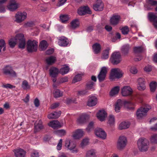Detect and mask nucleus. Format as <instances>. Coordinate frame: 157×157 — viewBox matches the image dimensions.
Returning a JSON list of instances; mask_svg holds the SVG:
<instances>
[{
  "instance_id": "5",
  "label": "nucleus",
  "mask_w": 157,
  "mask_h": 157,
  "mask_svg": "<svg viewBox=\"0 0 157 157\" xmlns=\"http://www.w3.org/2000/svg\"><path fill=\"white\" fill-rule=\"evenodd\" d=\"M128 143L127 138L124 136H120L117 143V147L119 150H123L126 147Z\"/></svg>"
},
{
  "instance_id": "59",
  "label": "nucleus",
  "mask_w": 157,
  "mask_h": 157,
  "mask_svg": "<svg viewBox=\"0 0 157 157\" xmlns=\"http://www.w3.org/2000/svg\"><path fill=\"white\" fill-rule=\"evenodd\" d=\"M130 72L132 74H135L138 72V70L136 67L132 66L131 67L130 69Z\"/></svg>"
},
{
  "instance_id": "6",
  "label": "nucleus",
  "mask_w": 157,
  "mask_h": 157,
  "mask_svg": "<svg viewBox=\"0 0 157 157\" xmlns=\"http://www.w3.org/2000/svg\"><path fill=\"white\" fill-rule=\"evenodd\" d=\"M151 108V106L148 105L144 107H141L138 109L136 113L137 118L138 119H140L146 116L148 111Z\"/></svg>"
},
{
  "instance_id": "52",
  "label": "nucleus",
  "mask_w": 157,
  "mask_h": 157,
  "mask_svg": "<svg viewBox=\"0 0 157 157\" xmlns=\"http://www.w3.org/2000/svg\"><path fill=\"white\" fill-rule=\"evenodd\" d=\"M94 123L93 122H90L88 124L86 130L88 132L91 131L93 129Z\"/></svg>"
},
{
  "instance_id": "41",
  "label": "nucleus",
  "mask_w": 157,
  "mask_h": 157,
  "mask_svg": "<svg viewBox=\"0 0 157 157\" xmlns=\"http://www.w3.org/2000/svg\"><path fill=\"white\" fill-rule=\"evenodd\" d=\"M108 123L110 125H113L115 123V118L114 115H110L108 118Z\"/></svg>"
},
{
  "instance_id": "40",
  "label": "nucleus",
  "mask_w": 157,
  "mask_h": 157,
  "mask_svg": "<svg viewBox=\"0 0 157 157\" xmlns=\"http://www.w3.org/2000/svg\"><path fill=\"white\" fill-rule=\"evenodd\" d=\"M48 44L47 42L43 40L40 43L39 48L42 51L45 50L48 47Z\"/></svg>"
},
{
  "instance_id": "20",
  "label": "nucleus",
  "mask_w": 157,
  "mask_h": 157,
  "mask_svg": "<svg viewBox=\"0 0 157 157\" xmlns=\"http://www.w3.org/2000/svg\"><path fill=\"white\" fill-rule=\"evenodd\" d=\"M89 118V116L88 114H82L77 119V122L78 124H82L86 122Z\"/></svg>"
},
{
  "instance_id": "53",
  "label": "nucleus",
  "mask_w": 157,
  "mask_h": 157,
  "mask_svg": "<svg viewBox=\"0 0 157 157\" xmlns=\"http://www.w3.org/2000/svg\"><path fill=\"white\" fill-rule=\"evenodd\" d=\"M146 2L148 5L152 6L157 5V1L155 0H146Z\"/></svg>"
},
{
  "instance_id": "16",
  "label": "nucleus",
  "mask_w": 157,
  "mask_h": 157,
  "mask_svg": "<svg viewBox=\"0 0 157 157\" xmlns=\"http://www.w3.org/2000/svg\"><path fill=\"white\" fill-rule=\"evenodd\" d=\"M107 114L106 112L104 110H99L97 113L96 116L99 120L103 121L105 120Z\"/></svg>"
},
{
  "instance_id": "15",
  "label": "nucleus",
  "mask_w": 157,
  "mask_h": 157,
  "mask_svg": "<svg viewBox=\"0 0 157 157\" xmlns=\"http://www.w3.org/2000/svg\"><path fill=\"white\" fill-rule=\"evenodd\" d=\"M132 89L128 86H124L121 89V94L123 96H130L132 94Z\"/></svg>"
},
{
  "instance_id": "27",
  "label": "nucleus",
  "mask_w": 157,
  "mask_h": 157,
  "mask_svg": "<svg viewBox=\"0 0 157 157\" xmlns=\"http://www.w3.org/2000/svg\"><path fill=\"white\" fill-rule=\"evenodd\" d=\"M120 19V16L118 15H114L110 18V23L113 25H116L119 23Z\"/></svg>"
},
{
  "instance_id": "25",
  "label": "nucleus",
  "mask_w": 157,
  "mask_h": 157,
  "mask_svg": "<svg viewBox=\"0 0 157 157\" xmlns=\"http://www.w3.org/2000/svg\"><path fill=\"white\" fill-rule=\"evenodd\" d=\"M103 4L101 0H98L96 3L94 5L93 8L96 11H101L103 10Z\"/></svg>"
},
{
  "instance_id": "36",
  "label": "nucleus",
  "mask_w": 157,
  "mask_h": 157,
  "mask_svg": "<svg viewBox=\"0 0 157 157\" xmlns=\"http://www.w3.org/2000/svg\"><path fill=\"white\" fill-rule=\"evenodd\" d=\"M54 133L59 136L62 137L66 135L67 132L65 130L61 129L55 131H54Z\"/></svg>"
},
{
  "instance_id": "48",
  "label": "nucleus",
  "mask_w": 157,
  "mask_h": 157,
  "mask_svg": "<svg viewBox=\"0 0 157 157\" xmlns=\"http://www.w3.org/2000/svg\"><path fill=\"white\" fill-rule=\"evenodd\" d=\"M6 44L5 41L3 39H0V53L1 52L2 49L3 51L6 50Z\"/></svg>"
},
{
  "instance_id": "22",
  "label": "nucleus",
  "mask_w": 157,
  "mask_h": 157,
  "mask_svg": "<svg viewBox=\"0 0 157 157\" xmlns=\"http://www.w3.org/2000/svg\"><path fill=\"white\" fill-rule=\"evenodd\" d=\"M4 73L7 75H10L12 76L15 77L16 76V74L12 69V68L10 66H7L3 69Z\"/></svg>"
},
{
  "instance_id": "9",
  "label": "nucleus",
  "mask_w": 157,
  "mask_h": 157,
  "mask_svg": "<svg viewBox=\"0 0 157 157\" xmlns=\"http://www.w3.org/2000/svg\"><path fill=\"white\" fill-rule=\"evenodd\" d=\"M120 53L119 52H115L113 53L110 58V61L113 64H117L121 61Z\"/></svg>"
},
{
  "instance_id": "34",
  "label": "nucleus",
  "mask_w": 157,
  "mask_h": 157,
  "mask_svg": "<svg viewBox=\"0 0 157 157\" xmlns=\"http://www.w3.org/2000/svg\"><path fill=\"white\" fill-rule=\"evenodd\" d=\"M46 63L48 65H52L56 61V58L53 56H51L45 59Z\"/></svg>"
},
{
  "instance_id": "46",
  "label": "nucleus",
  "mask_w": 157,
  "mask_h": 157,
  "mask_svg": "<svg viewBox=\"0 0 157 157\" xmlns=\"http://www.w3.org/2000/svg\"><path fill=\"white\" fill-rule=\"evenodd\" d=\"M109 50V48H108L104 51L101 57L102 59H105L108 58Z\"/></svg>"
},
{
  "instance_id": "26",
  "label": "nucleus",
  "mask_w": 157,
  "mask_h": 157,
  "mask_svg": "<svg viewBox=\"0 0 157 157\" xmlns=\"http://www.w3.org/2000/svg\"><path fill=\"white\" fill-rule=\"evenodd\" d=\"M48 125L54 129L57 128H60L63 126V124H61L59 122L56 120L50 121L48 124Z\"/></svg>"
},
{
  "instance_id": "37",
  "label": "nucleus",
  "mask_w": 157,
  "mask_h": 157,
  "mask_svg": "<svg viewBox=\"0 0 157 157\" xmlns=\"http://www.w3.org/2000/svg\"><path fill=\"white\" fill-rule=\"evenodd\" d=\"M149 86L151 91L154 92L157 88V82L155 81H152L150 83Z\"/></svg>"
},
{
  "instance_id": "47",
  "label": "nucleus",
  "mask_w": 157,
  "mask_h": 157,
  "mask_svg": "<svg viewBox=\"0 0 157 157\" xmlns=\"http://www.w3.org/2000/svg\"><path fill=\"white\" fill-rule=\"evenodd\" d=\"M89 139L87 138L83 139L80 144L81 147L82 148H83L86 146L88 145L89 144Z\"/></svg>"
},
{
  "instance_id": "42",
  "label": "nucleus",
  "mask_w": 157,
  "mask_h": 157,
  "mask_svg": "<svg viewBox=\"0 0 157 157\" xmlns=\"http://www.w3.org/2000/svg\"><path fill=\"white\" fill-rule=\"evenodd\" d=\"M83 75V74H79L76 75L72 80V83H75L81 81L82 79V76Z\"/></svg>"
},
{
  "instance_id": "3",
  "label": "nucleus",
  "mask_w": 157,
  "mask_h": 157,
  "mask_svg": "<svg viewBox=\"0 0 157 157\" xmlns=\"http://www.w3.org/2000/svg\"><path fill=\"white\" fill-rule=\"evenodd\" d=\"M65 146L71 152L73 153H77L78 150L76 148V144L75 142L69 139H67L65 141Z\"/></svg>"
},
{
  "instance_id": "21",
  "label": "nucleus",
  "mask_w": 157,
  "mask_h": 157,
  "mask_svg": "<svg viewBox=\"0 0 157 157\" xmlns=\"http://www.w3.org/2000/svg\"><path fill=\"white\" fill-rule=\"evenodd\" d=\"M78 13L79 15H82L86 13L91 14V11L88 6H84L78 9Z\"/></svg>"
},
{
  "instance_id": "1",
  "label": "nucleus",
  "mask_w": 157,
  "mask_h": 157,
  "mask_svg": "<svg viewBox=\"0 0 157 157\" xmlns=\"http://www.w3.org/2000/svg\"><path fill=\"white\" fill-rule=\"evenodd\" d=\"M17 42H19V47L20 48H24L25 45V42L24 36L23 34H17L15 37L10 39L9 40V44L11 47L13 48Z\"/></svg>"
},
{
  "instance_id": "38",
  "label": "nucleus",
  "mask_w": 157,
  "mask_h": 157,
  "mask_svg": "<svg viewBox=\"0 0 157 157\" xmlns=\"http://www.w3.org/2000/svg\"><path fill=\"white\" fill-rule=\"evenodd\" d=\"M151 143L157 144V133H155L151 135L149 139Z\"/></svg>"
},
{
  "instance_id": "10",
  "label": "nucleus",
  "mask_w": 157,
  "mask_h": 157,
  "mask_svg": "<svg viewBox=\"0 0 157 157\" xmlns=\"http://www.w3.org/2000/svg\"><path fill=\"white\" fill-rule=\"evenodd\" d=\"M137 83V88L139 90L143 91L145 89V81L144 78H138Z\"/></svg>"
},
{
  "instance_id": "2",
  "label": "nucleus",
  "mask_w": 157,
  "mask_h": 157,
  "mask_svg": "<svg viewBox=\"0 0 157 157\" xmlns=\"http://www.w3.org/2000/svg\"><path fill=\"white\" fill-rule=\"evenodd\" d=\"M137 144L139 149L142 152L147 151L149 148V141L144 137H141L138 139Z\"/></svg>"
},
{
  "instance_id": "18",
  "label": "nucleus",
  "mask_w": 157,
  "mask_h": 157,
  "mask_svg": "<svg viewBox=\"0 0 157 157\" xmlns=\"http://www.w3.org/2000/svg\"><path fill=\"white\" fill-rule=\"evenodd\" d=\"M58 44L61 46L66 47L70 43L66 37L62 36L58 38Z\"/></svg>"
},
{
  "instance_id": "23",
  "label": "nucleus",
  "mask_w": 157,
  "mask_h": 157,
  "mask_svg": "<svg viewBox=\"0 0 157 157\" xmlns=\"http://www.w3.org/2000/svg\"><path fill=\"white\" fill-rule=\"evenodd\" d=\"M13 152L16 157H25L26 155V152L21 148L14 150Z\"/></svg>"
},
{
  "instance_id": "62",
  "label": "nucleus",
  "mask_w": 157,
  "mask_h": 157,
  "mask_svg": "<svg viewBox=\"0 0 157 157\" xmlns=\"http://www.w3.org/2000/svg\"><path fill=\"white\" fill-rule=\"evenodd\" d=\"M68 81V78L67 76H65L63 78H60L59 79V83H62L67 82Z\"/></svg>"
},
{
  "instance_id": "17",
  "label": "nucleus",
  "mask_w": 157,
  "mask_h": 157,
  "mask_svg": "<svg viewBox=\"0 0 157 157\" xmlns=\"http://www.w3.org/2000/svg\"><path fill=\"white\" fill-rule=\"evenodd\" d=\"M148 19L153 22V25L155 28L157 30V16L154 13H149L148 15Z\"/></svg>"
},
{
  "instance_id": "54",
  "label": "nucleus",
  "mask_w": 157,
  "mask_h": 157,
  "mask_svg": "<svg viewBox=\"0 0 157 157\" xmlns=\"http://www.w3.org/2000/svg\"><path fill=\"white\" fill-rule=\"evenodd\" d=\"M143 48L141 46L135 47L134 48V51L136 54L141 52L143 51Z\"/></svg>"
},
{
  "instance_id": "31",
  "label": "nucleus",
  "mask_w": 157,
  "mask_h": 157,
  "mask_svg": "<svg viewBox=\"0 0 157 157\" xmlns=\"http://www.w3.org/2000/svg\"><path fill=\"white\" fill-rule=\"evenodd\" d=\"M101 47L100 45L98 43H96L92 46V49L95 54L99 53L101 51Z\"/></svg>"
},
{
  "instance_id": "55",
  "label": "nucleus",
  "mask_w": 157,
  "mask_h": 157,
  "mask_svg": "<svg viewBox=\"0 0 157 157\" xmlns=\"http://www.w3.org/2000/svg\"><path fill=\"white\" fill-rule=\"evenodd\" d=\"M76 99L74 98H67L66 100V103L67 104H69L71 102L76 103Z\"/></svg>"
},
{
  "instance_id": "60",
  "label": "nucleus",
  "mask_w": 157,
  "mask_h": 157,
  "mask_svg": "<svg viewBox=\"0 0 157 157\" xmlns=\"http://www.w3.org/2000/svg\"><path fill=\"white\" fill-rule=\"evenodd\" d=\"M31 157H38L39 153L37 151L33 150L31 153Z\"/></svg>"
},
{
  "instance_id": "13",
  "label": "nucleus",
  "mask_w": 157,
  "mask_h": 157,
  "mask_svg": "<svg viewBox=\"0 0 157 157\" xmlns=\"http://www.w3.org/2000/svg\"><path fill=\"white\" fill-rule=\"evenodd\" d=\"M108 68L105 67H102L98 75V78L99 82L103 81L105 78L107 72Z\"/></svg>"
},
{
  "instance_id": "4",
  "label": "nucleus",
  "mask_w": 157,
  "mask_h": 157,
  "mask_svg": "<svg viewBox=\"0 0 157 157\" xmlns=\"http://www.w3.org/2000/svg\"><path fill=\"white\" fill-rule=\"evenodd\" d=\"M123 75L122 71L118 68H114L111 69L109 78L111 80L119 79L122 77Z\"/></svg>"
},
{
  "instance_id": "28",
  "label": "nucleus",
  "mask_w": 157,
  "mask_h": 157,
  "mask_svg": "<svg viewBox=\"0 0 157 157\" xmlns=\"http://www.w3.org/2000/svg\"><path fill=\"white\" fill-rule=\"evenodd\" d=\"M123 104V101L119 99L117 100L115 105L114 110L116 113L120 112L121 109Z\"/></svg>"
},
{
  "instance_id": "49",
  "label": "nucleus",
  "mask_w": 157,
  "mask_h": 157,
  "mask_svg": "<svg viewBox=\"0 0 157 157\" xmlns=\"http://www.w3.org/2000/svg\"><path fill=\"white\" fill-rule=\"evenodd\" d=\"M53 94L55 98H59L63 95V92L58 89L54 90Z\"/></svg>"
},
{
  "instance_id": "43",
  "label": "nucleus",
  "mask_w": 157,
  "mask_h": 157,
  "mask_svg": "<svg viewBox=\"0 0 157 157\" xmlns=\"http://www.w3.org/2000/svg\"><path fill=\"white\" fill-rule=\"evenodd\" d=\"M43 128V126L42 124V122L41 121H39L38 123H36L35 124V130L36 131H37Z\"/></svg>"
},
{
  "instance_id": "56",
  "label": "nucleus",
  "mask_w": 157,
  "mask_h": 157,
  "mask_svg": "<svg viewBox=\"0 0 157 157\" xmlns=\"http://www.w3.org/2000/svg\"><path fill=\"white\" fill-rule=\"evenodd\" d=\"M121 30L122 34L124 35L127 34L129 31V28L127 26H125L123 27L121 29Z\"/></svg>"
},
{
  "instance_id": "7",
  "label": "nucleus",
  "mask_w": 157,
  "mask_h": 157,
  "mask_svg": "<svg viewBox=\"0 0 157 157\" xmlns=\"http://www.w3.org/2000/svg\"><path fill=\"white\" fill-rule=\"evenodd\" d=\"M38 42L35 40H29L27 43V49L29 52L36 51L38 48Z\"/></svg>"
},
{
  "instance_id": "61",
  "label": "nucleus",
  "mask_w": 157,
  "mask_h": 157,
  "mask_svg": "<svg viewBox=\"0 0 157 157\" xmlns=\"http://www.w3.org/2000/svg\"><path fill=\"white\" fill-rule=\"evenodd\" d=\"M62 139H60L56 147V148L57 150H61L62 147Z\"/></svg>"
},
{
  "instance_id": "11",
  "label": "nucleus",
  "mask_w": 157,
  "mask_h": 157,
  "mask_svg": "<svg viewBox=\"0 0 157 157\" xmlns=\"http://www.w3.org/2000/svg\"><path fill=\"white\" fill-rule=\"evenodd\" d=\"M95 134L98 137L102 140H105L107 137V134L104 130L102 128H98L95 130Z\"/></svg>"
},
{
  "instance_id": "32",
  "label": "nucleus",
  "mask_w": 157,
  "mask_h": 157,
  "mask_svg": "<svg viewBox=\"0 0 157 157\" xmlns=\"http://www.w3.org/2000/svg\"><path fill=\"white\" fill-rule=\"evenodd\" d=\"M70 69L68 66L67 65H64L59 70V73L63 75L67 74L69 71Z\"/></svg>"
},
{
  "instance_id": "45",
  "label": "nucleus",
  "mask_w": 157,
  "mask_h": 157,
  "mask_svg": "<svg viewBox=\"0 0 157 157\" xmlns=\"http://www.w3.org/2000/svg\"><path fill=\"white\" fill-rule=\"evenodd\" d=\"M130 48V46L128 44L124 45L121 48V51L123 53L124 55L127 54Z\"/></svg>"
},
{
  "instance_id": "44",
  "label": "nucleus",
  "mask_w": 157,
  "mask_h": 157,
  "mask_svg": "<svg viewBox=\"0 0 157 157\" xmlns=\"http://www.w3.org/2000/svg\"><path fill=\"white\" fill-rule=\"evenodd\" d=\"M59 17L60 21L63 23H66L69 19L68 16L66 14L61 15Z\"/></svg>"
},
{
  "instance_id": "19",
  "label": "nucleus",
  "mask_w": 157,
  "mask_h": 157,
  "mask_svg": "<svg viewBox=\"0 0 157 157\" xmlns=\"http://www.w3.org/2000/svg\"><path fill=\"white\" fill-rule=\"evenodd\" d=\"M72 134V136L74 139H78L82 137L84 133L82 129H79L74 131Z\"/></svg>"
},
{
  "instance_id": "39",
  "label": "nucleus",
  "mask_w": 157,
  "mask_h": 157,
  "mask_svg": "<svg viewBox=\"0 0 157 157\" xmlns=\"http://www.w3.org/2000/svg\"><path fill=\"white\" fill-rule=\"evenodd\" d=\"M96 151L94 149H91L87 151L86 153V157H96Z\"/></svg>"
},
{
  "instance_id": "29",
  "label": "nucleus",
  "mask_w": 157,
  "mask_h": 157,
  "mask_svg": "<svg viewBox=\"0 0 157 157\" xmlns=\"http://www.w3.org/2000/svg\"><path fill=\"white\" fill-rule=\"evenodd\" d=\"M71 27L73 29H75L79 27L80 22L79 20L75 19L73 20L70 23Z\"/></svg>"
},
{
  "instance_id": "30",
  "label": "nucleus",
  "mask_w": 157,
  "mask_h": 157,
  "mask_svg": "<svg viewBox=\"0 0 157 157\" xmlns=\"http://www.w3.org/2000/svg\"><path fill=\"white\" fill-rule=\"evenodd\" d=\"M120 90V87L118 86H115L113 88L109 93L111 96H114L117 95Z\"/></svg>"
},
{
  "instance_id": "14",
  "label": "nucleus",
  "mask_w": 157,
  "mask_h": 157,
  "mask_svg": "<svg viewBox=\"0 0 157 157\" xmlns=\"http://www.w3.org/2000/svg\"><path fill=\"white\" fill-rule=\"evenodd\" d=\"M19 6L18 3L15 0H10L7 6L8 9L11 11H14L17 9Z\"/></svg>"
},
{
  "instance_id": "33",
  "label": "nucleus",
  "mask_w": 157,
  "mask_h": 157,
  "mask_svg": "<svg viewBox=\"0 0 157 157\" xmlns=\"http://www.w3.org/2000/svg\"><path fill=\"white\" fill-rule=\"evenodd\" d=\"M61 114V111L58 112H54L49 113L48 116V118L50 119H55L58 118Z\"/></svg>"
},
{
  "instance_id": "12",
  "label": "nucleus",
  "mask_w": 157,
  "mask_h": 157,
  "mask_svg": "<svg viewBox=\"0 0 157 157\" xmlns=\"http://www.w3.org/2000/svg\"><path fill=\"white\" fill-rule=\"evenodd\" d=\"M98 103V98L95 95L93 94L88 97L87 102V105L90 107L95 105Z\"/></svg>"
},
{
  "instance_id": "63",
  "label": "nucleus",
  "mask_w": 157,
  "mask_h": 157,
  "mask_svg": "<svg viewBox=\"0 0 157 157\" xmlns=\"http://www.w3.org/2000/svg\"><path fill=\"white\" fill-rule=\"evenodd\" d=\"M124 107L127 109H129L128 106L132 105H133V104L130 101H125L124 103Z\"/></svg>"
},
{
  "instance_id": "50",
  "label": "nucleus",
  "mask_w": 157,
  "mask_h": 157,
  "mask_svg": "<svg viewBox=\"0 0 157 157\" xmlns=\"http://www.w3.org/2000/svg\"><path fill=\"white\" fill-rule=\"evenodd\" d=\"M22 87L24 90H28L30 88V86L27 81L24 80L22 82Z\"/></svg>"
},
{
  "instance_id": "57",
  "label": "nucleus",
  "mask_w": 157,
  "mask_h": 157,
  "mask_svg": "<svg viewBox=\"0 0 157 157\" xmlns=\"http://www.w3.org/2000/svg\"><path fill=\"white\" fill-rule=\"evenodd\" d=\"M144 70L147 72H150L152 70V67L150 65H148L145 66Z\"/></svg>"
},
{
  "instance_id": "58",
  "label": "nucleus",
  "mask_w": 157,
  "mask_h": 157,
  "mask_svg": "<svg viewBox=\"0 0 157 157\" xmlns=\"http://www.w3.org/2000/svg\"><path fill=\"white\" fill-rule=\"evenodd\" d=\"M94 83L92 82H88L86 84V88L88 89H91L93 88Z\"/></svg>"
},
{
  "instance_id": "64",
  "label": "nucleus",
  "mask_w": 157,
  "mask_h": 157,
  "mask_svg": "<svg viewBox=\"0 0 157 157\" xmlns=\"http://www.w3.org/2000/svg\"><path fill=\"white\" fill-rule=\"evenodd\" d=\"M67 0H59V1L57 4L58 7H60L63 5L66 2Z\"/></svg>"
},
{
  "instance_id": "24",
  "label": "nucleus",
  "mask_w": 157,
  "mask_h": 157,
  "mask_svg": "<svg viewBox=\"0 0 157 157\" xmlns=\"http://www.w3.org/2000/svg\"><path fill=\"white\" fill-rule=\"evenodd\" d=\"M49 74L51 77H56L59 72V70L55 67H51L49 70Z\"/></svg>"
},
{
  "instance_id": "8",
  "label": "nucleus",
  "mask_w": 157,
  "mask_h": 157,
  "mask_svg": "<svg viewBox=\"0 0 157 157\" xmlns=\"http://www.w3.org/2000/svg\"><path fill=\"white\" fill-rule=\"evenodd\" d=\"M27 17V13L26 12H18L15 15L14 21L17 23H20L25 21Z\"/></svg>"
},
{
  "instance_id": "35",
  "label": "nucleus",
  "mask_w": 157,
  "mask_h": 157,
  "mask_svg": "<svg viewBox=\"0 0 157 157\" xmlns=\"http://www.w3.org/2000/svg\"><path fill=\"white\" fill-rule=\"evenodd\" d=\"M130 125L129 122L128 121L122 122L119 125L118 128L120 130L126 129L128 128Z\"/></svg>"
},
{
  "instance_id": "51",
  "label": "nucleus",
  "mask_w": 157,
  "mask_h": 157,
  "mask_svg": "<svg viewBox=\"0 0 157 157\" xmlns=\"http://www.w3.org/2000/svg\"><path fill=\"white\" fill-rule=\"evenodd\" d=\"M88 93L86 89L79 90L77 92V95L78 96H83L86 95Z\"/></svg>"
}]
</instances>
